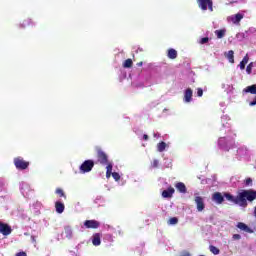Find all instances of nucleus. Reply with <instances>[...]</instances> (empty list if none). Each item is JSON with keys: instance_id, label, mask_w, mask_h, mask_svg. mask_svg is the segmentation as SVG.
<instances>
[{"instance_id": "obj_1", "label": "nucleus", "mask_w": 256, "mask_h": 256, "mask_svg": "<svg viewBox=\"0 0 256 256\" xmlns=\"http://www.w3.org/2000/svg\"><path fill=\"white\" fill-rule=\"evenodd\" d=\"M224 197L225 199H227V201H230L231 203L239 205V207H243V209H245L247 208V205H249V203H253V201H255L256 190H242L240 193L237 194L236 197L226 192L224 193Z\"/></svg>"}, {"instance_id": "obj_2", "label": "nucleus", "mask_w": 256, "mask_h": 256, "mask_svg": "<svg viewBox=\"0 0 256 256\" xmlns=\"http://www.w3.org/2000/svg\"><path fill=\"white\" fill-rule=\"evenodd\" d=\"M96 151V157H97V161L100 165H108L109 162V157L107 156V154L103 151V149H101V147L97 146L95 148Z\"/></svg>"}, {"instance_id": "obj_3", "label": "nucleus", "mask_w": 256, "mask_h": 256, "mask_svg": "<svg viewBox=\"0 0 256 256\" xmlns=\"http://www.w3.org/2000/svg\"><path fill=\"white\" fill-rule=\"evenodd\" d=\"M14 165L19 171H25L29 168V162L25 161L22 157L14 158Z\"/></svg>"}, {"instance_id": "obj_4", "label": "nucleus", "mask_w": 256, "mask_h": 256, "mask_svg": "<svg viewBox=\"0 0 256 256\" xmlns=\"http://www.w3.org/2000/svg\"><path fill=\"white\" fill-rule=\"evenodd\" d=\"M93 167H95L93 160H85L80 166V171L81 173H89L93 171Z\"/></svg>"}, {"instance_id": "obj_5", "label": "nucleus", "mask_w": 256, "mask_h": 256, "mask_svg": "<svg viewBox=\"0 0 256 256\" xmlns=\"http://www.w3.org/2000/svg\"><path fill=\"white\" fill-rule=\"evenodd\" d=\"M198 3V7L202 9V11H213V0H196Z\"/></svg>"}, {"instance_id": "obj_6", "label": "nucleus", "mask_w": 256, "mask_h": 256, "mask_svg": "<svg viewBox=\"0 0 256 256\" xmlns=\"http://www.w3.org/2000/svg\"><path fill=\"white\" fill-rule=\"evenodd\" d=\"M243 17H245V14L237 13V14H234V15L228 17V21H231V23H233L234 25H239V23H241V20L243 19Z\"/></svg>"}, {"instance_id": "obj_7", "label": "nucleus", "mask_w": 256, "mask_h": 256, "mask_svg": "<svg viewBox=\"0 0 256 256\" xmlns=\"http://www.w3.org/2000/svg\"><path fill=\"white\" fill-rule=\"evenodd\" d=\"M194 201L196 203L197 211L201 212L205 210V201L203 200V197L196 196Z\"/></svg>"}, {"instance_id": "obj_8", "label": "nucleus", "mask_w": 256, "mask_h": 256, "mask_svg": "<svg viewBox=\"0 0 256 256\" xmlns=\"http://www.w3.org/2000/svg\"><path fill=\"white\" fill-rule=\"evenodd\" d=\"M99 225L101 224L97 220H86L84 222L86 229H99Z\"/></svg>"}, {"instance_id": "obj_9", "label": "nucleus", "mask_w": 256, "mask_h": 256, "mask_svg": "<svg viewBox=\"0 0 256 256\" xmlns=\"http://www.w3.org/2000/svg\"><path fill=\"white\" fill-rule=\"evenodd\" d=\"M12 231L13 230L11 229V226L3 222H0V233H2V235L4 236L11 235Z\"/></svg>"}, {"instance_id": "obj_10", "label": "nucleus", "mask_w": 256, "mask_h": 256, "mask_svg": "<svg viewBox=\"0 0 256 256\" xmlns=\"http://www.w3.org/2000/svg\"><path fill=\"white\" fill-rule=\"evenodd\" d=\"M212 201H214V203H217V205H221L223 201H225V197L223 194H221V192H215L214 194H212Z\"/></svg>"}, {"instance_id": "obj_11", "label": "nucleus", "mask_w": 256, "mask_h": 256, "mask_svg": "<svg viewBox=\"0 0 256 256\" xmlns=\"http://www.w3.org/2000/svg\"><path fill=\"white\" fill-rule=\"evenodd\" d=\"M193 99V90L191 88H188L184 92V101L185 103H191Z\"/></svg>"}, {"instance_id": "obj_12", "label": "nucleus", "mask_w": 256, "mask_h": 256, "mask_svg": "<svg viewBox=\"0 0 256 256\" xmlns=\"http://www.w3.org/2000/svg\"><path fill=\"white\" fill-rule=\"evenodd\" d=\"M173 193H175V188L170 186L167 190L162 192V197H164V199H171Z\"/></svg>"}, {"instance_id": "obj_13", "label": "nucleus", "mask_w": 256, "mask_h": 256, "mask_svg": "<svg viewBox=\"0 0 256 256\" xmlns=\"http://www.w3.org/2000/svg\"><path fill=\"white\" fill-rule=\"evenodd\" d=\"M92 245H94L95 247H99V245H101V234L95 233L92 236Z\"/></svg>"}, {"instance_id": "obj_14", "label": "nucleus", "mask_w": 256, "mask_h": 256, "mask_svg": "<svg viewBox=\"0 0 256 256\" xmlns=\"http://www.w3.org/2000/svg\"><path fill=\"white\" fill-rule=\"evenodd\" d=\"M238 229H240V231H245L246 233H253V230H251V228H249V226H247V224L243 223V222H239L237 224Z\"/></svg>"}, {"instance_id": "obj_15", "label": "nucleus", "mask_w": 256, "mask_h": 256, "mask_svg": "<svg viewBox=\"0 0 256 256\" xmlns=\"http://www.w3.org/2000/svg\"><path fill=\"white\" fill-rule=\"evenodd\" d=\"M175 187L179 193H187V186H185V183L178 182L176 183Z\"/></svg>"}, {"instance_id": "obj_16", "label": "nucleus", "mask_w": 256, "mask_h": 256, "mask_svg": "<svg viewBox=\"0 0 256 256\" xmlns=\"http://www.w3.org/2000/svg\"><path fill=\"white\" fill-rule=\"evenodd\" d=\"M55 210H56V213H59V214L63 213V211H65V204H63L60 201L55 202Z\"/></svg>"}, {"instance_id": "obj_17", "label": "nucleus", "mask_w": 256, "mask_h": 256, "mask_svg": "<svg viewBox=\"0 0 256 256\" xmlns=\"http://www.w3.org/2000/svg\"><path fill=\"white\" fill-rule=\"evenodd\" d=\"M243 93H251V95H256V84L244 88Z\"/></svg>"}, {"instance_id": "obj_18", "label": "nucleus", "mask_w": 256, "mask_h": 256, "mask_svg": "<svg viewBox=\"0 0 256 256\" xmlns=\"http://www.w3.org/2000/svg\"><path fill=\"white\" fill-rule=\"evenodd\" d=\"M111 175H113V164H112V163H109V164H107V166H106V178H107V179H110V178H111Z\"/></svg>"}, {"instance_id": "obj_19", "label": "nucleus", "mask_w": 256, "mask_h": 256, "mask_svg": "<svg viewBox=\"0 0 256 256\" xmlns=\"http://www.w3.org/2000/svg\"><path fill=\"white\" fill-rule=\"evenodd\" d=\"M31 25H33V21L30 18H26L22 21L20 27H22V29H25V27H31Z\"/></svg>"}, {"instance_id": "obj_20", "label": "nucleus", "mask_w": 256, "mask_h": 256, "mask_svg": "<svg viewBox=\"0 0 256 256\" xmlns=\"http://www.w3.org/2000/svg\"><path fill=\"white\" fill-rule=\"evenodd\" d=\"M168 59H177V50L170 48L167 54Z\"/></svg>"}, {"instance_id": "obj_21", "label": "nucleus", "mask_w": 256, "mask_h": 256, "mask_svg": "<svg viewBox=\"0 0 256 256\" xmlns=\"http://www.w3.org/2000/svg\"><path fill=\"white\" fill-rule=\"evenodd\" d=\"M226 58L228 59L229 63H235V52L233 50H229Z\"/></svg>"}, {"instance_id": "obj_22", "label": "nucleus", "mask_w": 256, "mask_h": 256, "mask_svg": "<svg viewBox=\"0 0 256 256\" xmlns=\"http://www.w3.org/2000/svg\"><path fill=\"white\" fill-rule=\"evenodd\" d=\"M248 63H249V55L246 54L239 64L241 71L245 69V65H247Z\"/></svg>"}, {"instance_id": "obj_23", "label": "nucleus", "mask_w": 256, "mask_h": 256, "mask_svg": "<svg viewBox=\"0 0 256 256\" xmlns=\"http://www.w3.org/2000/svg\"><path fill=\"white\" fill-rule=\"evenodd\" d=\"M225 33H227V30L220 29L215 31V35L217 36V39H223L225 37Z\"/></svg>"}, {"instance_id": "obj_24", "label": "nucleus", "mask_w": 256, "mask_h": 256, "mask_svg": "<svg viewBox=\"0 0 256 256\" xmlns=\"http://www.w3.org/2000/svg\"><path fill=\"white\" fill-rule=\"evenodd\" d=\"M124 69H131L133 67V60L131 58H128L123 63Z\"/></svg>"}, {"instance_id": "obj_25", "label": "nucleus", "mask_w": 256, "mask_h": 256, "mask_svg": "<svg viewBox=\"0 0 256 256\" xmlns=\"http://www.w3.org/2000/svg\"><path fill=\"white\" fill-rule=\"evenodd\" d=\"M166 147H167V144L165 142H160L157 144V150L159 151V153H163Z\"/></svg>"}, {"instance_id": "obj_26", "label": "nucleus", "mask_w": 256, "mask_h": 256, "mask_svg": "<svg viewBox=\"0 0 256 256\" xmlns=\"http://www.w3.org/2000/svg\"><path fill=\"white\" fill-rule=\"evenodd\" d=\"M209 249L213 253V255H219V253H221V250H219V248H217L216 246L210 245Z\"/></svg>"}, {"instance_id": "obj_27", "label": "nucleus", "mask_w": 256, "mask_h": 256, "mask_svg": "<svg viewBox=\"0 0 256 256\" xmlns=\"http://www.w3.org/2000/svg\"><path fill=\"white\" fill-rule=\"evenodd\" d=\"M56 195H59V197H63L64 199H67V195H65V192L61 188H57L55 191Z\"/></svg>"}, {"instance_id": "obj_28", "label": "nucleus", "mask_w": 256, "mask_h": 256, "mask_svg": "<svg viewBox=\"0 0 256 256\" xmlns=\"http://www.w3.org/2000/svg\"><path fill=\"white\" fill-rule=\"evenodd\" d=\"M169 225H177L179 223V219L177 217H172L168 220Z\"/></svg>"}, {"instance_id": "obj_29", "label": "nucleus", "mask_w": 256, "mask_h": 256, "mask_svg": "<svg viewBox=\"0 0 256 256\" xmlns=\"http://www.w3.org/2000/svg\"><path fill=\"white\" fill-rule=\"evenodd\" d=\"M252 71H253V62H251L250 64H248L247 67H246V73H247L248 75H251Z\"/></svg>"}, {"instance_id": "obj_30", "label": "nucleus", "mask_w": 256, "mask_h": 256, "mask_svg": "<svg viewBox=\"0 0 256 256\" xmlns=\"http://www.w3.org/2000/svg\"><path fill=\"white\" fill-rule=\"evenodd\" d=\"M112 177H113V179H115L116 181H120V180H121V175H119V173H117V172H113V173H112Z\"/></svg>"}, {"instance_id": "obj_31", "label": "nucleus", "mask_w": 256, "mask_h": 256, "mask_svg": "<svg viewBox=\"0 0 256 256\" xmlns=\"http://www.w3.org/2000/svg\"><path fill=\"white\" fill-rule=\"evenodd\" d=\"M245 185H246V187H251V185H253V179L247 178L245 180Z\"/></svg>"}, {"instance_id": "obj_32", "label": "nucleus", "mask_w": 256, "mask_h": 256, "mask_svg": "<svg viewBox=\"0 0 256 256\" xmlns=\"http://www.w3.org/2000/svg\"><path fill=\"white\" fill-rule=\"evenodd\" d=\"M205 43H209V37L201 38L200 44H201V45H205Z\"/></svg>"}, {"instance_id": "obj_33", "label": "nucleus", "mask_w": 256, "mask_h": 256, "mask_svg": "<svg viewBox=\"0 0 256 256\" xmlns=\"http://www.w3.org/2000/svg\"><path fill=\"white\" fill-rule=\"evenodd\" d=\"M152 167L154 168V169H157V167H159V160H153V162H152Z\"/></svg>"}, {"instance_id": "obj_34", "label": "nucleus", "mask_w": 256, "mask_h": 256, "mask_svg": "<svg viewBox=\"0 0 256 256\" xmlns=\"http://www.w3.org/2000/svg\"><path fill=\"white\" fill-rule=\"evenodd\" d=\"M197 97H203V89L197 88Z\"/></svg>"}, {"instance_id": "obj_35", "label": "nucleus", "mask_w": 256, "mask_h": 256, "mask_svg": "<svg viewBox=\"0 0 256 256\" xmlns=\"http://www.w3.org/2000/svg\"><path fill=\"white\" fill-rule=\"evenodd\" d=\"M249 105H250V107H255V105H256V96H255L254 100L249 103Z\"/></svg>"}, {"instance_id": "obj_36", "label": "nucleus", "mask_w": 256, "mask_h": 256, "mask_svg": "<svg viewBox=\"0 0 256 256\" xmlns=\"http://www.w3.org/2000/svg\"><path fill=\"white\" fill-rule=\"evenodd\" d=\"M233 239L239 241V239H241V235L240 234H234Z\"/></svg>"}, {"instance_id": "obj_37", "label": "nucleus", "mask_w": 256, "mask_h": 256, "mask_svg": "<svg viewBox=\"0 0 256 256\" xmlns=\"http://www.w3.org/2000/svg\"><path fill=\"white\" fill-rule=\"evenodd\" d=\"M15 256H27V253L22 251V252L16 253Z\"/></svg>"}, {"instance_id": "obj_38", "label": "nucleus", "mask_w": 256, "mask_h": 256, "mask_svg": "<svg viewBox=\"0 0 256 256\" xmlns=\"http://www.w3.org/2000/svg\"><path fill=\"white\" fill-rule=\"evenodd\" d=\"M143 139H144V141H149V135L144 134V135H143Z\"/></svg>"}, {"instance_id": "obj_39", "label": "nucleus", "mask_w": 256, "mask_h": 256, "mask_svg": "<svg viewBox=\"0 0 256 256\" xmlns=\"http://www.w3.org/2000/svg\"><path fill=\"white\" fill-rule=\"evenodd\" d=\"M181 256H191V254L189 252H186V253L182 254Z\"/></svg>"}, {"instance_id": "obj_40", "label": "nucleus", "mask_w": 256, "mask_h": 256, "mask_svg": "<svg viewBox=\"0 0 256 256\" xmlns=\"http://www.w3.org/2000/svg\"><path fill=\"white\" fill-rule=\"evenodd\" d=\"M137 66H138V67H142V66H143V62H138V63H137Z\"/></svg>"}, {"instance_id": "obj_41", "label": "nucleus", "mask_w": 256, "mask_h": 256, "mask_svg": "<svg viewBox=\"0 0 256 256\" xmlns=\"http://www.w3.org/2000/svg\"><path fill=\"white\" fill-rule=\"evenodd\" d=\"M31 239H32L33 241H35V237H34V236H32Z\"/></svg>"}]
</instances>
